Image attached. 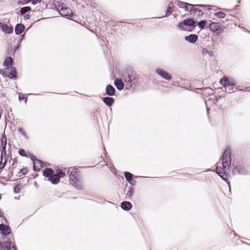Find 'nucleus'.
<instances>
[{"mask_svg": "<svg viewBox=\"0 0 250 250\" xmlns=\"http://www.w3.org/2000/svg\"><path fill=\"white\" fill-rule=\"evenodd\" d=\"M3 216V213H1L0 214V217H2Z\"/></svg>", "mask_w": 250, "mask_h": 250, "instance_id": "51", "label": "nucleus"}, {"mask_svg": "<svg viewBox=\"0 0 250 250\" xmlns=\"http://www.w3.org/2000/svg\"><path fill=\"white\" fill-rule=\"evenodd\" d=\"M198 36L195 34H190L189 36H187L185 37L186 41L191 43H194L198 40Z\"/></svg>", "mask_w": 250, "mask_h": 250, "instance_id": "16", "label": "nucleus"}, {"mask_svg": "<svg viewBox=\"0 0 250 250\" xmlns=\"http://www.w3.org/2000/svg\"><path fill=\"white\" fill-rule=\"evenodd\" d=\"M247 170L245 167L242 166H237L233 169L232 173L235 174L236 173L239 174H246L247 173Z\"/></svg>", "mask_w": 250, "mask_h": 250, "instance_id": "12", "label": "nucleus"}, {"mask_svg": "<svg viewBox=\"0 0 250 250\" xmlns=\"http://www.w3.org/2000/svg\"><path fill=\"white\" fill-rule=\"evenodd\" d=\"M1 25V30L5 33L10 34L12 33L13 31V28L8 26V25L6 24H3Z\"/></svg>", "mask_w": 250, "mask_h": 250, "instance_id": "21", "label": "nucleus"}, {"mask_svg": "<svg viewBox=\"0 0 250 250\" xmlns=\"http://www.w3.org/2000/svg\"><path fill=\"white\" fill-rule=\"evenodd\" d=\"M134 192V189L132 187L128 188V190L126 193V196L128 199H131L132 196L133 195Z\"/></svg>", "mask_w": 250, "mask_h": 250, "instance_id": "26", "label": "nucleus"}, {"mask_svg": "<svg viewBox=\"0 0 250 250\" xmlns=\"http://www.w3.org/2000/svg\"><path fill=\"white\" fill-rule=\"evenodd\" d=\"M21 190V187L19 185H17L14 187V191L16 193H19Z\"/></svg>", "mask_w": 250, "mask_h": 250, "instance_id": "33", "label": "nucleus"}, {"mask_svg": "<svg viewBox=\"0 0 250 250\" xmlns=\"http://www.w3.org/2000/svg\"><path fill=\"white\" fill-rule=\"evenodd\" d=\"M220 83L225 88L226 91L230 93L233 91L236 84L235 81L232 79H229L225 77L220 80Z\"/></svg>", "mask_w": 250, "mask_h": 250, "instance_id": "2", "label": "nucleus"}, {"mask_svg": "<svg viewBox=\"0 0 250 250\" xmlns=\"http://www.w3.org/2000/svg\"><path fill=\"white\" fill-rule=\"evenodd\" d=\"M21 172L22 173V174L24 175L26 174L28 172V170L26 168H22L21 170Z\"/></svg>", "mask_w": 250, "mask_h": 250, "instance_id": "43", "label": "nucleus"}, {"mask_svg": "<svg viewBox=\"0 0 250 250\" xmlns=\"http://www.w3.org/2000/svg\"><path fill=\"white\" fill-rule=\"evenodd\" d=\"M19 132L23 136H26V133L24 131V130L22 129V128H20L18 129Z\"/></svg>", "mask_w": 250, "mask_h": 250, "instance_id": "42", "label": "nucleus"}, {"mask_svg": "<svg viewBox=\"0 0 250 250\" xmlns=\"http://www.w3.org/2000/svg\"><path fill=\"white\" fill-rule=\"evenodd\" d=\"M214 15L219 18H224L226 16V14L222 12H218L214 14Z\"/></svg>", "mask_w": 250, "mask_h": 250, "instance_id": "29", "label": "nucleus"}, {"mask_svg": "<svg viewBox=\"0 0 250 250\" xmlns=\"http://www.w3.org/2000/svg\"><path fill=\"white\" fill-rule=\"evenodd\" d=\"M58 11L62 16L68 19H70L73 16L72 10L68 7H62Z\"/></svg>", "mask_w": 250, "mask_h": 250, "instance_id": "6", "label": "nucleus"}, {"mask_svg": "<svg viewBox=\"0 0 250 250\" xmlns=\"http://www.w3.org/2000/svg\"><path fill=\"white\" fill-rule=\"evenodd\" d=\"M121 208L125 210H129L132 208V205L129 202L124 201L121 203Z\"/></svg>", "mask_w": 250, "mask_h": 250, "instance_id": "22", "label": "nucleus"}, {"mask_svg": "<svg viewBox=\"0 0 250 250\" xmlns=\"http://www.w3.org/2000/svg\"><path fill=\"white\" fill-rule=\"evenodd\" d=\"M228 160H229V159H228V158H222V161L223 162L224 161H228Z\"/></svg>", "mask_w": 250, "mask_h": 250, "instance_id": "48", "label": "nucleus"}, {"mask_svg": "<svg viewBox=\"0 0 250 250\" xmlns=\"http://www.w3.org/2000/svg\"><path fill=\"white\" fill-rule=\"evenodd\" d=\"M34 157L35 156L33 155L31 156V158L33 160L34 163V170L35 171H39L42 167H43L44 163L42 161L38 159L33 160Z\"/></svg>", "mask_w": 250, "mask_h": 250, "instance_id": "9", "label": "nucleus"}, {"mask_svg": "<svg viewBox=\"0 0 250 250\" xmlns=\"http://www.w3.org/2000/svg\"><path fill=\"white\" fill-rule=\"evenodd\" d=\"M186 26L191 27L192 28L195 27L196 26L195 22L192 19H188L184 20L182 22H179L178 25L179 28L183 30H187Z\"/></svg>", "mask_w": 250, "mask_h": 250, "instance_id": "5", "label": "nucleus"}, {"mask_svg": "<svg viewBox=\"0 0 250 250\" xmlns=\"http://www.w3.org/2000/svg\"><path fill=\"white\" fill-rule=\"evenodd\" d=\"M13 63V59L11 57H7L5 58L3 63V65L5 67H8L11 65Z\"/></svg>", "mask_w": 250, "mask_h": 250, "instance_id": "25", "label": "nucleus"}, {"mask_svg": "<svg viewBox=\"0 0 250 250\" xmlns=\"http://www.w3.org/2000/svg\"><path fill=\"white\" fill-rule=\"evenodd\" d=\"M171 7L170 6H169L168 7V9L166 13V15L165 17H168V16H169L171 14V11H170V10L171 9Z\"/></svg>", "mask_w": 250, "mask_h": 250, "instance_id": "37", "label": "nucleus"}, {"mask_svg": "<svg viewBox=\"0 0 250 250\" xmlns=\"http://www.w3.org/2000/svg\"><path fill=\"white\" fill-rule=\"evenodd\" d=\"M226 169L221 167H217L216 168V173L225 181H227L228 179L226 177Z\"/></svg>", "mask_w": 250, "mask_h": 250, "instance_id": "13", "label": "nucleus"}, {"mask_svg": "<svg viewBox=\"0 0 250 250\" xmlns=\"http://www.w3.org/2000/svg\"><path fill=\"white\" fill-rule=\"evenodd\" d=\"M209 27L212 32L218 34L222 33L224 31V28L221 27L218 23L216 22H211L209 24Z\"/></svg>", "mask_w": 250, "mask_h": 250, "instance_id": "7", "label": "nucleus"}, {"mask_svg": "<svg viewBox=\"0 0 250 250\" xmlns=\"http://www.w3.org/2000/svg\"><path fill=\"white\" fill-rule=\"evenodd\" d=\"M155 72L157 74L166 80H170L171 79V76L169 74V73L163 69H156Z\"/></svg>", "mask_w": 250, "mask_h": 250, "instance_id": "11", "label": "nucleus"}, {"mask_svg": "<svg viewBox=\"0 0 250 250\" xmlns=\"http://www.w3.org/2000/svg\"><path fill=\"white\" fill-rule=\"evenodd\" d=\"M4 248L6 250H17L16 246L8 241H5L4 244L0 242V249Z\"/></svg>", "mask_w": 250, "mask_h": 250, "instance_id": "10", "label": "nucleus"}, {"mask_svg": "<svg viewBox=\"0 0 250 250\" xmlns=\"http://www.w3.org/2000/svg\"><path fill=\"white\" fill-rule=\"evenodd\" d=\"M0 74L5 77H7V76L6 71L4 69H0Z\"/></svg>", "mask_w": 250, "mask_h": 250, "instance_id": "38", "label": "nucleus"}, {"mask_svg": "<svg viewBox=\"0 0 250 250\" xmlns=\"http://www.w3.org/2000/svg\"><path fill=\"white\" fill-rule=\"evenodd\" d=\"M57 175H58V176H59V178L60 179V177H63L65 176V173L62 171V170H59L57 173V174H56Z\"/></svg>", "mask_w": 250, "mask_h": 250, "instance_id": "35", "label": "nucleus"}, {"mask_svg": "<svg viewBox=\"0 0 250 250\" xmlns=\"http://www.w3.org/2000/svg\"><path fill=\"white\" fill-rule=\"evenodd\" d=\"M177 5L182 8H187L188 9V6H190V7L192 9V7L193 6H198V7H205L207 8L209 7V5H202V4H196V5H193L191 4H189L187 2H182V1H178L177 3Z\"/></svg>", "mask_w": 250, "mask_h": 250, "instance_id": "8", "label": "nucleus"}, {"mask_svg": "<svg viewBox=\"0 0 250 250\" xmlns=\"http://www.w3.org/2000/svg\"><path fill=\"white\" fill-rule=\"evenodd\" d=\"M79 170L78 169L74 168L69 175L70 183L78 189L82 190L83 186L80 180L78 178Z\"/></svg>", "mask_w": 250, "mask_h": 250, "instance_id": "1", "label": "nucleus"}, {"mask_svg": "<svg viewBox=\"0 0 250 250\" xmlns=\"http://www.w3.org/2000/svg\"><path fill=\"white\" fill-rule=\"evenodd\" d=\"M115 89L111 85H107L106 87V94L109 96H114L115 94Z\"/></svg>", "mask_w": 250, "mask_h": 250, "instance_id": "18", "label": "nucleus"}, {"mask_svg": "<svg viewBox=\"0 0 250 250\" xmlns=\"http://www.w3.org/2000/svg\"><path fill=\"white\" fill-rule=\"evenodd\" d=\"M19 99L20 101H22V100H24L25 103L27 102V98L23 96H21V94H19Z\"/></svg>", "mask_w": 250, "mask_h": 250, "instance_id": "40", "label": "nucleus"}, {"mask_svg": "<svg viewBox=\"0 0 250 250\" xmlns=\"http://www.w3.org/2000/svg\"><path fill=\"white\" fill-rule=\"evenodd\" d=\"M24 36V35H22L21 36H22V38H23Z\"/></svg>", "mask_w": 250, "mask_h": 250, "instance_id": "52", "label": "nucleus"}, {"mask_svg": "<svg viewBox=\"0 0 250 250\" xmlns=\"http://www.w3.org/2000/svg\"><path fill=\"white\" fill-rule=\"evenodd\" d=\"M208 53L209 55L210 56L213 55V52L212 51H208Z\"/></svg>", "mask_w": 250, "mask_h": 250, "instance_id": "45", "label": "nucleus"}, {"mask_svg": "<svg viewBox=\"0 0 250 250\" xmlns=\"http://www.w3.org/2000/svg\"><path fill=\"white\" fill-rule=\"evenodd\" d=\"M31 8L29 6H26L21 8L20 10V13L21 15H24L26 12L30 11Z\"/></svg>", "mask_w": 250, "mask_h": 250, "instance_id": "28", "label": "nucleus"}, {"mask_svg": "<svg viewBox=\"0 0 250 250\" xmlns=\"http://www.w3.org/2000/svg\"><path fill=\"white\" fill-rule=\"evenodd\" d=\"M128 182L132 186L134 185L136 183V181L132 178L129 180V181H128Z\"/></svg>", "mask_w": 250, "mask_h": 250, "instance_id": "41", "label": "nucleus"}, {"mask_svg": "<svg viewBox=\"0 0 250 250\" xmlns=\"http://www.w3.org/2000/svg\"><path fill=\"white\" fill-rule=\"evenodd\" d=\"M185 9L187 11H188V12H190V6H188V9L187 8H185Z\"/></svg>", "mask_w": 250, "mask_h": 250, "instance_id": "49", "label": "nucleus"}, {"mask_svg": "<svg viewBox=\"0 0 250 250\" xmlns=\"http://www.w3.org/2000/svg\"><path fill=\"white\" fill-rule=\"evenodd\" d=\"M223 158H228V159L231 160V150L229 147H227L226 149L225 150L223 155L222 156Z\"/></svg>", "mask_w": 250, "mask_h": 250, "instance_id": "24", "label": "nucleus"}, {"mask_svg": "<svg viewBox=\"0 0 250 250\" xmlns=\"http://www.w3.org/2000/svg\"><path fill=\"white\" fill-rule=\"evenodd\" d=\"M42 1V0H32L31 3L33 5H36L38 3H41Z\"/></svg>", "mask_w": 250, "mask_h": 250, "instance_id": "39", "label": "nucleus"}, {"mask_svg": "<svg viewBox=\"0 0 250 250\" xmlns=\"http://www.w3.org/2000/svg\"><path fill=\"white\" fill-rule=\"evenodd\" d=\"M19 154L21 156L27 157L25 151L23 149H20L19 151Z\"/></svg>", "mask_w": 250, "mask_h": 250, "instance_id": "34", "label": "nucleus"}, {"mask_svg": "<svg viewBox=\"0 0 250 250\" xmlns=\"http://www.w3.org/2000/svg\"><path fill=\"white\" fill-rule=\"evenodd\" d=\"M124 175L127 181L132 179L133 176L132 174L129 172H125Z\"/></svg>", "mask_w": 250, "mask_h": 250, "instance_id": "31", "label": "nucleus"}, {"mask_svg": "<svg viewBox=\"0 0 250 250\" xmlns=\"http://www.w3.org/2000/svg\"><path fill=\"white\" fill-rule=\"evenodd\" d=\"M203 52L204 53H208V50H207V49H206V48H204V49H203Z\"/></svg>", "mask_w": 250, "mask_h": 250, "instance_id": "47", "label": "nucleus"}, {"mask_svg": "<svg viewBox=\"0 0 250 250\" xmlns=\"http://www.w3.org/2000/svg\"><path fill=\"white\" fill-rule=\"evenodd\" d=\"M6 70L8 71V74H7V77H9L10 79H17V71L16 68L14 67H8L6 68Z\"/></svg>", "mask_w": 250, "mask_h": 250, "instance_id": "14", "label": "nucleus"}, {"mask_svg": "<svg viewBox=\"0 0 250 250\" xmlns=\"http://www.w3.org/2000/svg\"><path fill=\"white\" fill-rule=\"evenodd\" d=\"M32 0H24V3H25V4H27V3H29V2H30V1H31V2H32Z\"/></svg>", "mask_w": 250, "mask_h": 250, "instance_id": "46", "label": "nucleus"}, {"mask_svg": "<svg viewBox=\"0 0 250 250\" xmlns=\"http://www.w3.org/2000/svg\"><path fill=\"white\" fill-rule=\"evenodd\" d=\"M1 25H2V23L0 22V28L1 29Z\"/></svg>", "mask_w": 250, "mask_h": 250, "instance_id": "50", "label": "nucleus"}, {"mask_svg": "<svg viewBox=\"0 0 250 250\" xmlns=\"http://www.w3.org/2000/svg\"><path fill=\"white\" fill-rule=\"evenodd\" d=\"M196 7V6H193L192 9L190 8V12L194 15L196 14L197 17L200 18L203 16V13L201 10Z\"/></svg>", "mask_w": 250, "mask_h": 250, "instance_id": "17", "label": "nucleus"}, {"mask_svg": "<svg viewBox=\"0 0 250 250\" xmlns=\"http://www.w3.org/2000/svg\"><path fill=\"white\" fill-rule=\"evenodd\" d=\"M44 177H48V181L53 184H57L60 182L59 176L56 174H53V170L51 168H47L43 172Z\"/></svg>", "mask_w": 250, "mask_h": 250, "instance_id": "3", "label": "nucleus"}, {"mask_svg": "<svg viewBox=\"0 0 250 250\" xmlns=\"http://www.w3.org/2000/svg\"><path fill=\"white\" fill-rule=\"evenodd\" d=\"M206 23L207 21H206L203 20L199 21L198 23V25L199 26V28L201 29H203L205 28V26L206 24Z\"/></svg>", "mask_w": 250, "mask_h": 250, "instance_id": "30", "label": "nucleus"}, {"mask_svg": "<svg viewBox=\"0 0 250 250\" xmlns=\"http://www.w3.org/2000/svg\"><path fill=\"white\" fill-rule=\"evenodd\" d=\"M231 160H228L226 161L222 162V165L224 168L226 169H229L231 165Z\"/></svg>", "mask_w": 250, "mask_h": 250, "instance_id": "27", "label": "nucleus"}, {"mask_svg": "<svg viewBox=\"0 0 250 250\" xmlns=\"http://www.w3.org/2000/svg\"><path fill=\"white\" fill-rule=\"evenodd\" d=\"M123 80L126 85V88L128 89L131 88L133 85L136 84L138 82L136 76L133 72L123 76Z\"/></svg>", "mask_w": 250, "mask_h": 250, "instance_id": "4", "label": "nucleus"}, {"mask_svg": "<svg viewBox=\"0 0 250 250\" xmlns=\"http://www.w3.org/2000/svg\"><path fill=\"white\" fill-rule=\"evenodd\" d=\"M6 155V150H1V155H0V158L1 159V161H3V157L5 158Z\"/></svg>", "mask_w": 250, "mask_h": 250, "instance_id": "36", "label": "nucleus"}, {"mask_svg": "<svg viewBox=\"0 0 250 250\" xmlns=\"http://www.w3.org/2000/svg\"><path fill=\"white\" fill-rule=\"evenodd\" d=\"M114 85L119 90H122L124 87L123 82L119 79H116L114 81Z\"/></svg>", "mask_w": 250, "mask_h": 250, "instance_id": "23", "label": "nucleus"}, {"mask_svg": "<svg viewBox=\"0 0 250 250\" xmlns=\"http://www.w3.org/2000/svg\"><path fill=\"white\" fill-rule=\"evenodd\" d=\"M23 18L26 20H29L30 18V15L29 14L24 15Z\"/></svg>", "mask_w": 250, "mask_h": 250, "instance_id": "44", "label": "nucleus"}, {"mask_svg": "<svg viewBox=\"0 0 250 250\" xmlns=\"http://www.w3.org/2000/svg\"><path fill=\"white\" fill-rule=\"evenodd\" d=\"M25 26L21 23H18L16 25L15 29V31L16 34L20 35L24 30Z\"/></svg>", "mask_w": 250, "mask_h": 250, "instance_id": "20", "label": "nucleus"}, {"mask_svg": "<svg viewBox=\"0 0 250 250\" xmlns=\"http://www.w3.org/2000/svg\"><path fill=\"white\" fill-rule=\"evenodd\" d=\"M102 100L104 103L108 106H111L115 101L113 98L109 97H104Z\"/></svg>", "mask_w": 250, "mask_h": 250, "instance_id": "19", "label": "nucleus"}, {"mask_svg": "<svg viewBox=\"0 0 250 250\" xmlns=\"http://www.w3.org/2000/svg\"><path fill=\"white\" fill-rule=\"evenodd\" d=\"M4 162L3 163L2 162V161L1 160V161H0V169L3 168L6 165V163L7 162V159L6 158H4Z\"/></svg>", "mask_w": 250, "mask_h": 250, "instance_id": "32", "label": "nucleus"}, {"mask_svg": "<svg viewBox=\"0 0 250 250\" xmlns=\"http://www.w3.org/2000/svg\"><path fill=\"white\" fill-rule=\"evenodd\" d=\"M0 230L1 233L5 236L8 235L10 233V227L2 224H0Z\"/></svg>", "mask_w": 250, "mask_h": 250, "instance_id": "15", "label": "nucleus"}]
</instances>
